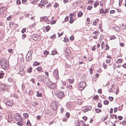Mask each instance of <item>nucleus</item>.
<instances>
[{
	"mask_svg": "<svg viewBox=\"0 0 126 126\" xmlns=\"http://www.w3.org/2000/svg\"><path fill=\"white\" fill-rule=\"evenodd\" d=\"M102 106V105L101 103H98L97 104V107L99 108H101Z\"/></svg>",
	"mask_w": 126,
	"mask_h": 126,
	"instance_id": "49530a36",
	"label": "nucleus"
},
{
	"mask_svg": "<svg viewBox=\"0 0 126 126\" xmlns=\"http://www.w3.org/2000/svg\"><path fill=\"white\" fill-rule=\"evenodd\" d=\"M77 102L78 104L80 105L82 104L83 102L81 99H79L78 100Z\"/></svg>",
	"mask_w": 126,
	"mask_h": 126,
	"instance_id": "393cba45",
	"label": "nucleus"
},
{
	"mask_svg": "<svg viewBox=\"0 0 126 126\" xmlns=\"http://www.w3.org/2000/svg\"><path fill=\"white\" fill-rule=\"evenodd\" d=\"M8 52L11 54H12L13 53L12 49H9L8 50Z\"/></svg>",
	"mask_w": 126,
	"mask_h": 126,
	"instance_id": "680f3d73",
	"label": "nucleus"
},
{
	"mask_svg": "<svg viewBox=\"0 0 126 126\" xmlns=\"http://www.w3.org/2000/svg\"><path fill=\"white\" fill-rule=\"evenodd\" d=\"M27 126H31V124L30 123V122L29 121H28L27 122Z\"/></svg>",
	"mask_w": 126,
	"mask_h": 126,
	"instance_id": "13d9d810",
	"label": "nucleus"
},
{
	"mask_svg": "<svg viewBox=\"0 0 126 126\" xmlns=\"http://www.w3.org/2000/svg\"><path fill=\"white\" fill-rule=\"evenodd\" d=\"M40 2L45 4H46L48 3V1L47 0H42Z\"/></svg>",
	"mask_w": 126,
	"mask_h": 126,
	"instance_id": "cd10ccee",
	"label": "nucleus"
},
{
	"mask_svg": "<svg viewBox=\"0 0 126 126\" xmlns=\"http://www.w3.org/2000/svg\"><path fill=\"white\" fill-rule=\"evenodd\" d=\"M4 76V73L3 72H1L0 73V79L3 78Z\"/></svg>",
	"mask_w": 126,
	"mask_h": 126,
	"instance_id": "09e8293b",
	"label": "nucleus"
},
{
	"mask_svg": "<svg viewBox=\"0 0 126 126\" xmlns=\"http://www.w3.org/2000/svg\"><path fill=\"white\" fill-rule=\"evenodd\" d=\"M103 103L104 105H107L109 104V102L108 100H105L104 101Z\"/></svg>",
	"mask_w": 126,
	"mask_h": 126,
	"instance_id": "ea45409f",
	"label": "nucleus"
},
{
	"mask_svg": "<svg viewBox=\"0 0 126 126\" xmlns=\"http://www.w3.org/2000/svg\"><path fill=\"white\" fill-rule=\"evenodd\" d=\"M65 115L66 116L67 119H68L69 117L70 114L68 112H67L65 114Z\"/></svg>",
	"mask_w": 126,
	"mask_h": 126,
	"instance_id": "8fccbe9b",
	"label": "nucleus"
},
{
	"mask_svg": "<svg viewBox=\"0 0 126 126\" xmlns=\"http://www.w3.org/2000/svg\"><path fill=\"white\" fill-rule=\"evenodd\" d=\"M99 21L98 19H96L94 20L93 22V24L94 26L97 25L98 24L99 25V28L100 29L101 27L102 24H99Z\"/></svg>",
	"mask_w": 126,
	"mask_h": 126,
	"instance_id": "0eeeda50",
	"label": "nucleus"
},
{
	"mask_svg": "<svg viewBox=\"0 0 126 126\" xmlns=\"http://www.w3.org/2000/svg\"><path fill=\"white\" fill-rule=\"evenodd\" d=\"M86 86V83L85 82L82 81L80 82L79 85V89L81 90H83Z\"/></svg>",
	"mask_w": 126,
	"mask_h": 126,
	"instance_id": "20e7f679",
	"label": "nucleus"
},
{
	"mask_svg": "<svg viewBox=\"0 0 126 126\" xmlns=\"http://www.w3.org/2000/svg\"><path fill=\"white\" fill-rule=\"evenodd\" d=\"M23 117L24 119H26V118L28 117H29V115L27 113H24L23 114Z\"/></svg>",
	"mask_w": 126,
	"mask_h": 126,
	"instance_id": "5701e85b",
	"label": "nucleus"
},
{
	"mask_svg": "<svg viewBox=\"0 0 126 126\" xmlns=\"http://www.w3.org/2000/svg\"><path fill=\"white\" fill-rule=\"evenodd\" d=\"M10 26L11 28L13 29H15L17 27V25L16 24H14L13 22H11L10 24Z\"/></svg>",
	"mask_w": 126,
	"mask_h": 126,
	"instance_id": "f8f14e48",
	"label": "nucleus"
},
{
	"mask_svg": "<svg viewBox=\"0 0 126 126\" xmlns=\"http://www.w3.org/2000/svg\"><path fill=\"white\" fill-rule=\"evenodd\" d=\"M66 87L68 89L71 90L72 89V87L71 85H68L66 86Z\"/></svg>",
	"mask_w": 126,
	"mask_h": 126,
	"instance_id": "f704fd0d",
	"label": "nucleus"
},
{
	"mask_svg": "<svg viewBox=\"0 0 126 126\" xmlns=\"http://www.w3.org/2000/svg\"><path fill=\"white\" fill-rule=\"evenodd\" d=\"M36 70H37L39 73L42 72L43 71V69L42 67L40 66H39L36 68Z\"/></svg>",
	"mask_w": 126,
	"mask_h": 126,
	"instance_id": "a211bd4d",
	"label": "nucleus"
},
{
	"mask_svg": "<svg viewBox=\"0 0 126 126\" xmlns=\"http://www.w3.org/2000/svg\"><path fill=\"white\" fill-rule=\"evenodd\" d=\"M39 1V0H33L32 2V3L35 4L37 2Z\"/></svg>",
	"mask_w": 126,
	"mask_h": 126,
	"instance_id": "4c0bfd02",
	"label": "nucleus"
},
{
	"mask_svg": "<svg viewBox=\"0 0 126 126\" xmlns=\"http://www.w3.org/2000/svg\"><path fill=\"white\" fill-rule=\"evenodd\" d=\"M19 69L20 75L22 76L24 75L25 74L24 69L21 67H20Z\"/></svg>",
	"mask_w": 126,
	"mask_h": 126,
	"instance_id": "ddd939ff",
	"label": "nucleus"
},
{
	"mask_svg": "<svg viewBox=\"0 0 126 126\" xmlns=\"http://www.w3.org/2000/svg\"><path fill=\"white\" fill-rule=\"evenodd\" d=\"M121 27L123 29H125L126 28V25L124 24H122L121 26Z\"/></svg>",
	"mask_w": 126,
	"mask_h": 126,
	"instance_id": "a19ab883",
	"label": "nucleus"
},
{
	"mask_svg": "<svg viewBox=\"0 0 126 126\" xmlns=\"http://www.w3.org/2000/svg\"><path fill=\"white\" fill-rule=\"evenodd\" d=\"M57 102L56 101H53L51 103V108L53 111H55L57 109Z\"/></svg>",
	"mask_w": 126,
	"mask_h": 126,
	"instance_id": "7ed1b4c3",
	"label": "nucleus"
},
{
	"mask_svg": "<svg viewBox=\"0 0 126 126\" xmlns=\"http://www.w3.org/2000/svg\"><path fill=\"white\" fill-rule=\"evenodd\" d=\"M33 91L32 90H30L29 92V94L30 95H32L33 94Z\"/></svg>",
	"mask_w": 126,
	"mask_h": 126,
	"instance_id": "0e129e2a",
	"label": "nucleus"
},
{
	"mask_svg": "<svg viewBox=\"0 0 126 126\" xmlns=\"http://www.w3.org/2000/svg\"><path fill=\"white\" fill-rule=\"evenodd\" d=\"M103 67L104 69H106L107 67V64L105 63H103Z\"/></svg>",
	"mask_w": 126,
	"mask_h": 126,
	"instance_id": "5fc2aeb1",
	"label": "nucleus"
},
{
	"mask_svg": "<svg viewBox=\"0 0 126 126\" xmlns=\"http://www.w3.org/2000/svg\"><path fill=\"white\" fill-rule=\"evenodd\" d=\"M95 111H96V112L97 113L100 112L101 111V110L97 108H96L95 109Z\"/></svg>",
	"mask_w": 126,
	"mask_h": 126,
	"instance_id": "c03bdc74",
	"label": "nucleus"
},
{
	"mask_svg": "<svg viewBox=\"0 0 126 126\" xmlns=\"http://www.w3.org/2000/svg\"><path fill=\"white\" fill-rule=\"evenodd\" d=\"M83 13L81 11H79L78 14V17H81L83 15Z\"/></svg>",
	"mask_w": 126,
	"mask_h": 126,
	"instance_id": "c85d7f7f",
	"label": "nucleus"
},
{
	"mask_svg": "<svg viewBox=\"0 0 126 126\" xmlns=\"http://www.w3.org/2000/svg\"><path fill=\"white\" fill-rule=\"evenodd\" d=\"M14 118L16 121L20 120L21 119V117L18 113H16L15 114L14 116Z\"/></svg>",
	"mask_w": 126,
	"mask_h": 126,
	"instance_id": "9b49d317",
	"label": "nucleus"
},
{
	"mask_svg": "<svg viewBox=\"0 0 126 126\" xmlns=\"http://www.w3.org/2000/svg\"><path fill=\"white\" fill-rule=\"evenodd\" d=\"M123 0H119V6H120L121 5Z\"/></svg>",
	"mask_w": 126,
	"mask_h": 126,
	"instance_id": "69168bd1",
	"label": "nucleus"
},
{
	"mask_svg": "<svg viewBox=\"0 0 126 126\" xmlns=\"http://www.w3.org/2000/svg\"><path fill=\"white\" fill-rule=\"evenodd\" d=\"M32 39L35 41H39L41 40V37L39 35L34 34L32 36Z\"/></svg>",
	"mask_w": 126,
	"mask_h": 126,
	"instance_id": "39448f33",
	"label": "nucleus"
},
{
	"mask_svg": "<svg viewBox=\"0 0 126 126\" xmlns=\"http://www.w3.org/2000/svg\"><path fill=\"white\" fill-rule=\"evenodd\" d=\"M99 98L98 96L97 95H96L94 96V99L95 100H97Z\"/></svg>",
	"mask_w": 126,
	"mask_h": 126,
	"instance_id": "6e6d98bb",
	"label": "nucleus"
},
{
	"mask_svg": "<svg viewBox=\"0 0 126 126\" xmlns=\"http://www.w3.org/2000/svg\"><path fill=\"white\" fill-rule=\"evenodd\" d=\"M38 6L41 8H43L44 7L45 5L42 3H39L38 4Z\"/></svg>",
	"mask_w": 126,
	"mask_h": 126,
	"instance_id": "bb28decb",
	"label": "nucleus"
},
{
	"mask_svg": "<svg viewBox=\"0 0 126 126\" xmlns=\"http://www.w3.org/2000/svg\"><path fill=\"white\" fill-rule=\"evenodd\" d=\"M40 63L36 61L35 62L33 63V65L35 66H37L40 65Z\"/></svg>",
	"mask_w": 126,
	"mask_h": 126,
	"instance_id": "7c9ffc66",
	"label": "nucleus"
},
{
	"mask_svg": "<svg viewBox=\"0 0 126 126\" xmlns=\"http://www.w3.org/2000/svg\"><path fill=\"white\" fill-rule=\"evenodd\" d=\"M49 79L46 78L45 79V80L44 81V82L45 83H47L49 82Z\"/></svg>",
	"mask_w": 126,
	"mask_h": 126,
	"instance_id": "2f4dec72",
	"label": "nucleus"
},
{
	"mask_svg": "<svg viewBox=\"0 0 126 126\" xmlns=\"http://www.w3.org/2000/svg\"><path fill=\"white\" fill-rule=\"evenodd\" d=\"M17 124L20 126H21L23 125V122L22 121L18 122L17 123Z\"/></svg>",
	"mask_w": 126,
	"mask_h": 126,
	"instance_id": "473e14b6",
	"label": "nucleus"
},
{
	"mask_svg": "<svg viewBox=\"0 0 126 126\" xmlns=\"http://www.w3.org/2000/svg\"><path fill=\"white\" fill-rule=\"evenodd\" d=\"M74 79H69V83L72 84L74 81Z\"/></svg>",
	"mask_w": 126,
	"mask_h": 126,
	"instance_id": "72a5a7b5",
	"label": "nucleus"
},
{
	"mask_svg": "<svg viewBox=\"0 0 126 126\" xmlns=\"http://www.w3.org/2000/svg\"><path fill=\"white\" fill-rule=\"evenodd\" d=\"M123 61L122 59H119L117 60V64H119L121 63Z\"/></svg>",
	"mask_w": 126,
	"mask_h": 126,
	"instance_id": "4be33fe9",
	"label": "nucleus"
},
{
	"mask_svg": "<svg viewBox=\"0 0 126 126\" xmlns=\"http://www.w3.org/2000/svg\"><path fill=\"white\" fill-rule=\"evenodd\" d=\"M80 123L82 125V126H85L86 124L84 123V122L81 120L80 121Z\"/></svg>",
	"mask_w": 126,
	"mask_h": 126,
	"instance_id": "603ef678",
	"label": "nucleus"
},
{
	"mask_svg": "<svg viewBox=\"0 0 126 126\" xmlns=\"http://www.w3.org/2000/svg\"><path fill=\"white\" fill-rule=\"evenodd\" d=\"M56 96L60 99H62L65 97L64 92L62 91H59L56 94Z\"/></svg>",
	"mask_w": 126,
	"mask_h": 126,
	"instance_id": "f03ea898",
	"label": "nucleus"
},
{
	"mask_svg": "<svg viewBox=\"0 0 126 126\" xmlns=\"http://www.w3.org/2000/svg\"><path fill=\"white\" fill-rule=\"evenodd\" d=\"M57 51L55 50H53L52 52V55H54L57 54Z\"/></svg>",
	"mask_w": 126,
	"mask_h": 126,
	"instance_id": "79ce46f5",
	"label": "nucleus"
},
{
	"mask_svg": "<svg viewBox=\"0 0 126 126\" xmlns=\"http://www.w3.org/2000/svg\"><path fill=\"white\" fill-rule=\"evenodd\" d=\"M0 64L1 67L4 70L9 68V65L7 60L5 58H2L0 59Z\"/></svg>",
	"mask_w": 126,
	"mask_h": 126,
	"instance_id": "f257e3e1",
	"label": "nucleus"
},
{
	"mask_svg": "<svg viewBox=\"0 0 126 126\" xmlns=\"http://www.w3.org/2000/svg\"><path fill=\"white\" fill-rule=\"evenodd\" d=\"M116 38V37L114 35H112L110 37V40L114 39Z\"/></svg>",
	"mask_w": 126,
	"mask_h": 126,
	"instance_id": "de8ad7c7",
	"label": "nucleus"
},
{
	"mask_svg": "<svg viewBox=\"0 0 126 126\" xmlns=\"http://www.w3.org/2000/svg\"><path fill=\"white\" fill-rule=\"evenodd\" d=\"M50 28L49 26H47L45 28L46 31L47 32H48L50 30Z\"/></svg>",
	"mask_w": 126,
	"mask_h": 126,
	"instance_id": "e433bc0d",
	"label": "nucleus"
},
{
	"mask_svg": "<svg viewBox=\"0 0 126 126\" xmlns=\"http://www.w3.org/2000/svg\"><path fill=\"white\" fill-rule=\"evenodd\" d=\"M114 29L116 31L118 32L120 30V28L117 26H116L114 28Z\"/></svg>",
	"mask_w": 126,
	"mask_h": 126,
	"instance_id": "c9c22d12",
	"label": "nucleus"
},
{
	"mask_svg": "<svg viewBox=\"0 0 126 126\" xmlns=\"http://www.w3.org/2000/svg\"><path fill=\"white\" fill-rule=\"evenodd\" d=\"M5 87V86L4 84H0V91H1L4 90Z\"/></svg>",
	"mask_w": 126,
	"mask_h": 126,
	"instance_id": "f3484780",
	"label": "nucleus"
},
{
	"mask_svg": "<svg viewBox=\"0 0 126 126\" xmlns=\"http://www.w3.org/2000/svg\"><path fill=\"white\" fill-rule=\"evenodd\" d=\"M56 38V35L55 34H54L51 36L50 38L52 39H54Z\"/></svg>",
	"mask_w": 126,
	"mask_h": 126,
	"instance_id": "864d4df0",
	"label": "nucleus"
},
{
	"mask_svg": "<svg viewBox=\"0 0 126 126\" xmlns=\"http://www.w3.org/2000/svg\"><path fill=\"white\" fill-rule=\"evenodd\" d=\"M32 67H30L28 69L27 72L29 73H31L32 71Z\"/></svg>",
	"mask_w": 126,
	"mask_h": 126,
	"instance_id": "c756f323",
	"label": "nucleus"
},
{
	"mask_svg": "<svg viewBox=\"0 0 126 126\" xmlns=\"http://www.w3.org/2000/svg\"><path fill=\"white\" fill-rule=\"evenodd\" d=\"M6 10V7H2L0 9V14L3 15L4 12Z\"/></svg>",
	"mask_w": 126,
	"mask_h": 126,
	"instance_id": "4468645a",
	"label": "nucleus"
},
{
	"mask_svg": "<svg viewBox=\"0 0 126 126\" xmlns=\"http://www.w3.org/2000/svg\"><path fill=\"white\" fill-rule=\"evenodd\" d=\"M49 53V51L47 50H45L44 51V54L45 55H47Z\"/></svg>",
	"mask_w": 126,
	"mask_h": 126,
	"instance_id": "a18cd8bd",
	"label": "nucleus"
},
{
	"mask_svg": "<svg viewBox=\"0 0 126 126\" xmlns=\"http://www.w3.org/2000/svg\"><path fill=\"white\" fill-rule=\"evenodd\" d=\"M32 56L31 55H30V56L28 55V54H27L26 56V58L27 59L28 61L29 62L32 59Z\"/></svg>",
	"mask_w": 126,
	"mask_h": 126,
	"instance_id": "6ab92c4d",
	"label": "nucleus"
},
{
	"mask_svg": "<svg viewBox=\"0 0 126 126\" xmlns=\"http://www.w3.org/2000/svg\"><path fill=\"white\" fill-rule=\"evenodd\" d=\"M65 52L66 53L65 55L68 58L71 55V51L68 48H66Z\"/></svg>",
	"mask_w": 126,
	"mask_h": 126,
	"instance_id": "1a4fd4ad",
	"label": "nucleus"
},
{
	"mask_svg": "<svg viewBox=\"0 0 126 126\" xmlns=\"http://www.w3.org/2000/svg\"><path fill=\"white\" fill-rule=\"evenodd\" d=\"M13 104L14 102L12 100H9L6 102L7 105L9 106H12L13 105Z\"/></svg>",
	"mask_w": 126,
	"mask_h": 126,
	"instance_id": "2eb2a0df",
	"label": "nucleus"
},
{
	"mask_svg": "<svg viewBox=\"0 0 126 126\" xmlns=\"http://www.w3.org/2000/svg\"><path fill=\"white\" fill-rule=\"evenodd\" d=\"M42 19L44 21H48L49 19L47 16H43L42 18Z\"/></svg>",
	"mask_w": 126,
	"mask_h": 126,
	"instance_id": "aec40b11",
	"label": "nucleus"
},
{
	"mask_svg": "<svg viewBox=\"0 0 126 126\" xmlns=\"http://www.w3.org/2000/svg\"><path fill=\"white\" fill-rule=\"evenodd\" d=\"M56 22V21L53 20L51 21L50 22V24L52 25L55 24Z\"/></svg>",
	"mask_w": 126,
	"mask_h": 126,
	"instance_id": "774afa93",
	"label": "nucleus"
},
{
	"mask_svg": "<svg viewBox=\"0 0 126 126\" xmlns=\"http://www.w3.org/2000/svg\"><path fill=\"white\" fill-rule=\"evenodd\" d=\"M92 8V7L91 6H88L87 8V9L89 10H90Z\"/></svg>",
	"mask_w": 126,
	"mask_h": 126,
	"instance_id": "052dcab7",
	"label": "nucleus"
},
{
	"mask_svg": "<svg viewBox=\"0 0 126 126\" xmlns=\"http://www.w3.org/2000/svg\"><path fill=\"white\" fill-rule=\"evenodd\" d=\"M70 19L69 21V23L71 24L74 21V20L72 18H70Z\"/></svg>",
	"mask_w": 126,
	"mask_h": 126,
	"instance_id": "37998d69",
	"label": "nucleus"
},
{
	"mask_svg": "<svg viewBox=\"0 0 126 126\" xmlns=\"http://www.w3.org/2000/svg\"><path fill=\"white\" fill-rule=\"evenodd\" d=\"M37 94H36V96H37L38 97H41L42 96V94L41 93H39V92L38 91H37L36 92Z\"/></svg>",
	"mask_w": 126,
	"mask_h": 126,
	"instance_id": "b1692460",
	"label": "nucleus"
},
{
	"mask_svg": "<svg viewBox=\"0 0 126 126\" xmlns=\"http://www.w3.org/2000/svg\"><path fill=\"white\" fill-rule=\"evenodd\" d=\"M8 119L10 120H12L13 119V118L10 112H9L8 113Z\"/></svg>",
	"mask_w": 126,
	"mask_h": 126,
	"instance_id": "dca6fc26",
	"label": "nucleus"
},
{
	"mask_svg": "<svg viewBox=\"0 0 126 126\" xmlns=\"http://www.w3.org/2000/svg\"><path fill=\"white\" fill-rule=\"evenodd\" d=\"M104 41H102L101 43V47L102 48H103L104 47Z\"/></svg>",
	"mask_w": 126,
	"mask_h": 126,
	"instance_id": "e2e57ef3",
	"label": "nucleus"
},
{
	"mask_svg": "<svg viewBox=\"0 0 126 126\" xmlns=\"http://www.w3.org/2000/svg\"><path fill=\"white\" fill-rule=\"evenodd\" d=\"M53 74L56 79L58 80L59 79L58 71L57 69H55L54 70Z\"/></svg>",
	"mask_w": 126,
	"mask_h": 126,
	"instance_id": "6e6552de",
	"label": "nucleus"
},
{
	"mask_svg": "<svg viewBox=\"0 0 126 126\" xmlns=\"http://www.w3.org/2000/svg\"><path fill=\"white\" fill-rule=\"evenodd\" d=\"M105 5V3L104 0H102L100 2V5L101 6H103Z\"/></svg>",
	"mask_w": 126,
	"mask_h": 126,
	"instance_id": "412c9836",
	"label": "nucleus"
},
{
	"mask_svg": "<svg viewBox=\"0 0 126 126\" xmlns=\"http://www.w3.org/2000/svg\"><path fill=\"white\" fill-rule=\"evenodd\" d=\"M84 108V110H82L83 112L85 113L88 111L91 110L92 109V107L91 106H85L83 107Z\"/></svg>",
	"mask_w": 126,
	"mask_h": 126,
	"instance_id": "423d86ee",
	"label": "nucleus"
},
{
	"mask_svg": "<svg viewBox=\"0 0 126 126\" xmlns=\"http://www.w3.org/2000/svg\"><path fill=\"white\" fill-rule=\"evenodd\" d=\"M99 5V3L98 2H96L94 5V8H96L97 6Z\"/></svg>",
	"mask_w": 126,
	"mask_h": 126,
	"instance_id": "58836bf2",
	"label": "nucleus"
},
{
	"mask_svg": "<svg viewBox=\"0 0 126 126\" xmlns=\"http://www.w3.org/2000/svg\"><path fill=\"white\" fill-rule=\"evenodd\" d=\"M16 3L18 5H20L21 4V1L20 0H17L16 1Z\"/></svg>",
	"mask_w": 126,
	"mask_h": 126,
	"instance_id": "bf43d9fd",
	"label": "nucleus"
},
{
	"mask_svg": "<svg viewBox=\"0 0 126 126\" xmlns=\"http://www.w3.org/2000/svg\"><path fill=\"white\" fill-rule=\"evenodd\" d=\"M69 16H66L65 18L64 21L65 22L69 20Z\"/></svg>",
	"mask_w": 126,
	"mask_h": 126,
	"instance_id": "4d7b16f0",
	"label": "nucleus"
},
{
	"mask_svg": "<svg viewBox=\"0 0 126 126\" xmlns=\"http://www.w3.org/2000/svg\"><path fill=\"white\" fill-rule=\"evenodd\" d=\"M99 32L98 31H96L93 32V34L95 35L93 36V38L94 39H97L98 38L97 36L98 35Z\"/></svg>",
	"mask_w": 126,
	"mask_h": 126,
	"instance_id": "9d476101",
	"label": "nucleus"
},
{
	"mask_svg": "<svg viewBox=\"0 0 126 126\" xmlns=\"http://www.w3.org/2000/svg\"><path fill=\"white\" fill-rule=\"evenodd\" d=\"M51 4L50 3H49V4L46 6V7L47 8H49L51 7Z\"/></svg>",
	"mask_w": 126,
	"mask_h": 126,
	"instance_id": "3c124183",
	"label": "nucleus"
},
{
	"mask_svg": "<svg viewBox=\"0 0 126 126\" xmlns=\"http://www.w3.org/2000/svg\"><path fill=\"white\" fill-rule=\"evenodd\" d=\"M70 39L71 41H72L74 39V37L73 36H71L70 37Z\"/></svg>",
	"mask_w": 126,
	"mask_h": 126,
	"instance_id": "338daca9",
	"label": "nucleus"
},
{
	"mask_svg": "<svg viewBox=\"0 0 126 126\" xmlns=\"http://www.w3.org/2000/svg\"><path fill=\"white\" fill-rule=\"evenodd\" d=\"M110 116L112 119H113L114 118L115 119H116L117 118V115L115 114H113L110 115Z\"/></svg>",
	"mask_w": 126,
	"mask_h": 126,
	"instance_id": "a878e982",
	"label": "nucleus"
}]
</instances>
